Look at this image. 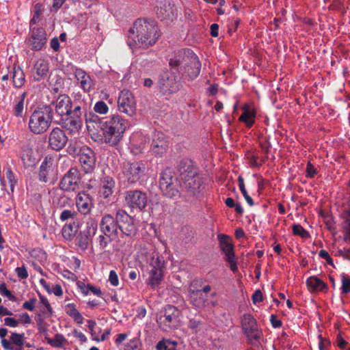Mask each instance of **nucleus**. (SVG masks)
<instances>
[{
    "label": "nucleus",
    "instance_id": "09e8293b",
    "mask_svg": "<svg viewBox=\"0 0 350 350\" xmlns=\"http://www.w3.org/2000/svg\"><path fill=\"white\" fill-rule=\"evenodd\" d=\"M76 216V212L71 210H64L60 214V219L62 221L69 219H73Z\"/></svg>",
    "mask_w": 350,
    "mask_h": 350
},
{
    "label": "nucleus",
    "instance_id": "a878e982",
    "mask_svg": "<svg viewBox=\"0 0 350 350\" xmlns=\"http://www.w3.org/2000/svg\"><path fill=\"white\" fill-rule=\"evenodd\" d=\"M49 146L55 150H60L68 142L65 133H51L49 139Z\"/></svg>",
    "mask_w": 350,
    "mask_h": 350
},
{
    "label": "nucleus",
    "instance_id": "5fc2aeb1",
    "mask_svg": "<svg viewBox=\"0 0 350 350\" xmlns=\"http://www.w3.org/2000/svg\"><path fill=\"white\" fill-rule=\"evenodd\" d=\"M0 291L2 293L3 295L7 297L10 300L14 301L15 297L12 294V293L7 289L5 284L3 283L0 285Z\"/></svg>",
    "mask_w": 350,
    "mask_h": 350
},
{
    "label": "nucleus",
    "instance_id": "603ef678",
    "mask_svg": "<svg viewBox=\"0 0 350 350\" xmlns=\"http://www.w3.org/2000/svg\"><path fill=\"white\" fill-rule=\"evenodd\" d=\"M87 225H88V235H90L91 234H95L96 230H97V228H98V226H97V224L96 222L93 220V219H91L90 221L87 222Z\"/></svg>",
    "mask_w": 350,
    "mask_h": 350
},
{
    "label": "nucleus",
    "instance_id": "dca6fc26",
    "mask_svg": "<svg viewBox=\"0 0 350 350\" xmlns=\"http://www.w3.org/2000/svg\"><path fill=\"white\" fill-rule=\"evenodd\" d=\"M244 332L250 340H257L261 336V332L257 328L256 320L250 314H245L241 319Z\"/></svg>",
    "mask_w": 350,
    "mask_h": 350
},
{
    "label": "nucleus",
    "instance_id": "8fccbe9b",
    "mask_svg": "<svg viewBox=\"0 0 350 350\" xmlns=\"http://www.w3.org/2000/svg\"><path fill=\"white\" fill-rule=\"evenodd\" d=\"M250 163L252 166L259 167L263 164V159L258 154H252L250 157Z\"/></svg>",
    "mask_w": 350,
    "mask_h": 350
},
{
    "label": "nucleus",
    "instance_id": "5701e85b",
    "mask_svg": "<svg viewBox=\"0 0 350 350\" xmlns=\"http://www.w3.org/2000/svg\"><path fill=\"white\" fill-rule=\"evenodd\" d=\"M157 14L161 20H172L175 16L174 5L167 0L160 2L157 5Z\"/></svg>",
    "mask_w": 350,
    "mask_h": 350
},
{
    "label": "nucleus",
    "instance_id": "6e6d98bb",
    "mask_svg": "<svg viewBox=\"0 0 350 350\" xmlns=\"http://www.w3.org/2000/svg\"><path fill=\"white\" fill-rule=\"evenodd\" d=\"M15 271L19 278L26 279L28 278V272L25 266L17 267Z\"/></svg>",
    "mask_w": 350,
    "mask_h": 350
},
{
    "label": "nucleus",
    "instance_id": "ddd939ff",
    "mask_svg": "<svg viewBox=\"0 0 350 350\" xmlns=\"http://www.w3.org/2000/svg\"><path fill=\"white\" fill-rule=\"evenodd\" d=\"M220 247L226 256V260L229 263L230 268L232 272L238 270L237 261L235 260L233 245L228 237L220 234L218 236Z\"/></svg>",
    "mask_w": 350,
    "mask_h": 350
},
{
    "label": "nucleus",
    "instance_id": "2eb2a0df",
    "mask_svg": "<svg viewBox=\"0 0 350 350\" xmlns=\"http://www.w3.org/2000/svg\"><path fill=\"white\" fill-rule=\"evenodd\" d=\"M79 160L85 173L93 172L96 166V157L94 151L88 146L82 147L79 152Z\"/></svg>",
    "mask_w": 350,
    "mask_h": 350
},
{
    "label": "nucleus",
    "instance_id": "6e6552de",
    "mask_svg": "<svg viewBox=\"0 0 350 350\" xmlns=\"http://www.w3.org/2000/svg\"><path fill=\"white\" fill-rule=\"evenodd\" d=\"M124 201L131 210L142 211L147 206L148 196L139 189L129 190L125 192Z\"/></svg>",
    "mask_w": 350,
    "mask_h": 350
},
{
    "label": "nucleus",
    "instance_id": "ea45409f",
    "mask_svg": "<svg viewBox=\"0 0 350 350\" xmlns=\"http://www.w3.org/2000/svg\"><path fill=\"white\" fill-rule=\"evenodd\" d=\"M105 138L103 143L108 144L111 146H114L122 137V133H105Z\"/></svg>",
    "mask_w": 350,
    "mask_h": 350
},
{
    "label": "nucleus",
    "instance_id": "39448f33",
    "mask_svg": "<svg viewBox=\"0 0 350 350\" xmlns=\"http://www.w3.org/2000/svg\"><path fill=\"white\" fill-rule=\"evenodd\" d=\"M180 311L175 306L167 305L157 319L160 327L165 332H170L179 325Z\"/></svg>",
    "mask_w": 350,
    "mask_h": 350
},
{
    "label": "nucleus",
    "instance_id": "864d4df0",
    "mask_svg": "<svg viewBox=\"0 0 350 350\" xmlns=\"http://www.w3.org/2000/svg\"><path fill=\"white\" fill-rule=\"evenodd\" d=\"M40 299L41 303L44 306V308L42 309L41 311L42 312H45V311L46 310L50 314H51L52 313V308H51L48 299L42 295H40Z\"/></svg>",
    "mask_w": 350,
    "mask_h": 350
},
{
    "label": "nucleus",
    "instance_id": "37998d69",
    "mask_svg": "<svg viewBox=\"0 0 350 350\" xmlns=\"http://www.w3.org/2000/svg\"><path fill=\"white\" fill-rule=\"evenodd\" d=\"M76 244L83 250L88 247L89 239L86 233L80 232L76 238Z\"/></svg>",
    "mask_w": 350,
    "mask_h": 350
},
{
    "label": "nucleus",
    "instance_id": "4d7b16f0",
    "mask_svg": "<svg viewBox=\"0 0 350 350\" xmlns=\"http://www.w3.org/2000/svg\"><path fill=\"white\" fill-rule=\"evenodd\" d=\"M201 325L202 323L200 321L192 319L189 321L188 326L190 329L196 332Z\"/></svg>",
    "mask_w": 350,
    "mask_h": 350
},
{
    "label": "nucleus",
    "instance_id": "f3484780",
    "mask_svg": "<svg viewBox=\"0 0 350 350\" xmlns=\"http://www.w3.org/2000/svg\"><path fill=\"white\" fill-rule=\"evenodd\" d=\"M47 40L45 30L42 27H34L31 29V36L27 44L33 51H40L46 44Z\"/></svg>",
    "mask_w": 350,
    "mask_h": 350
},
{
    "label": "nucleus",
    "instance_id": "49530a36",
    "mask_svg": "<svg viewBox=\"0 0 350 350\" xmlns=\"http://www.w3.org/2000/svg\"><path fill=\"white\" fill-rule=\"evenodd\" d=\"M341 293L348 294L350 293V277L346 276L345 274L341 275Z\"/></svg>",
    "mask_w": 350,
    "mask_h": 350
},
{
    "label": "nucleus",
    "instance_id": "9d476101",
    "mask_svg": "<svg viewBox=\"0 0 350 350\" xmlns=\"http://www.w3.org/2000/svg\"><path fill=\"white\" fill-rule=\"evenodd\" d=\"M134 96L128 90H122L118 98V109L129 116H133L135 112V101Z\"/></svg>",
    "mask_w": 350,
    "mask_h": 350
},
{
    "label": "nucleus",
    "instance_id": "774afa93",
    "mask_svg": "<svg viewBox=\"0 0 350 350\" xmlns=\"http://www.w3.org/2000/svg\"><path fill=\"white\" fill-rule=\"evenodd\" d=\"M66 0H53L51 11L57 12L64 4Z\"/></svg>",
    "mask_w": 350,
    "mask_h": 350
},
{
    "label": "nucleus",
    "instance_id": "412c9836",
    "mask_svg": "<svg viewBox=\"0 0 350 350\" xmlns=\"http://www.w3.org/2000/svg\"><path fill=\"white\" fill-rule=\"evenodd\" d=\"M75 77L80 84V87L85 92H90L94 88V83L90 76L81 68H76L74 72Z\"/></svg>",
    "mask_w": 350,
    "mask_h": 350
},
{
    "label": "nucleus",
    "instance_id": "4468645a",
    "mask_svg": "<svg viewBox=\"0 0 350 350\" xmlns=\"http://www.w3.org/2000/svg\"><path fill=\"white\" fill-rule=\"evenodd\" d=\"M81 179L79 171L71 168L63 177L60 188L66 191H75L79 189Z\"/></svg>",
    "mask_w": 350,
    "mask_h": 350
},
{
    "label": "nucleus",
    "instance_id": "0eeeda50",
    "mask_svg": "<svg viewBox=\"0 0 350 350\" xmlns=\"http://www.w3.org/2000/svg\"><path fill=\"white\" fill-rule=\"evenodd\" d=\"M176 72L170 69V70H163L160 73L157 85L163 94L174 93L179 90L177 81L179 75H176Z\"/></svg>",
    "mask_w": 350,
    "mask_h": 350
},
{
    "label": "nucleus",
    "instance_id": "bb28decb",
    "mask_svg": "<svg viewBox=\"0 0 350 350\" xmlns=\"http://www.w3.org/2000/svg\"><path fill=\"white\" fill-rule=\"evenodd\" d=\"M76 204L79 212L87 214L90 211L92 201L85 192H79L76 198Z\"/></svg>",
    "mask_w": 350,
    "mask_h": 350
},
{
    "label": "nucleus",
    "instance_id": "c85d7f7f",
    "mask_svg": "<svg viewBox=\"0 0 350 350\" xmlns=\"http://www.w3.org/2000/svg\"><path fill=\"white\" fill-rule=\"evenodd\" d=\"M100 185L99 193L102 197L107 198L113 194L115 187V181L111 177H103L101 180Z\"/></svg>",
    "mask_w": 350,
    "mask_h": 350
},
{
    "label": "nucleus",
    "instance_id": "bf43d9fd",
    "mask_svg": "<svg viewBox=\"0 0 350 350\" xmlns=\"http://www.w3.org/2000/svg\"><path fill=\"white\" fill-rule=\"evenodd\" d=\"M36 301H37L36 299L33 298V299H31L29 301L24 302L23 304V308L28 310L29 311L34 310V309H35L34 304H36Z\"/></svg>",
    "mask_w": 350,
    "mask_h": 350
},
{
    "label": "nucleus",
    "instance_id": "20e7f679",
    "mask_svg": "<svg viewBox=\"0 0 350 350\" xmlns=\"http://www.w3.org/2000/svg\"><path fill=\"white\" fill-rule=\"evenodd\" d=\"M159 186L163 194L168 198L179 195V181L174 172L165 169L161 175Z\"/></svg>",
    "mask_w": 350,
    "mask_h": 350
},
{
    "label": "nucleus",
    "instance_id": "338daca9",
    "mask_svg": "<svg viewBox=\"0 0 350 350\" xmlns=\"http://www.w3.org/2000/svg\"><path fill=\"white\" fill-rule=\"evenodd\" d=\"M5 325L12 327H16L18 325V321L11 317H6L4 319Z\"/></svg>",
    "mask_w": 350,
    "mask_h": 350
},
{
    "label": "nucleus",
    "instance_id": "13d9d810",
    "mask_svg": "<svg viewBox=\"0 0 350 350\" xmlns=\"http://www.w3.org/2000/svg\"><path fill=\"white\" fill-rule=\"evenodd\" d=\"M105 133H91V138L98 143H103Z\"/></svg>",
    "mask_w": 350,
    "mask_h": 350
},
{
    "label": "nucleus",
    "instance_id": "f257e3e1",
    "mask_svg": "<svg viewBox=\"0 0 350 350\" xmlns=\"http://www.w3.org/2000/svg\"><path fill=\"white\" fill-rule=\"evenodd\" d=\"M160 36L158 25L154 20L137 19L129 31V37L139 47L148 48L154 44Z\"/></svg>",
    "mask_w": 350,
    "mask_h": 350
},
{
    "label": "nucleus",
    "instance_id": "79ce46f5",
    "mask_svg": "<svg viewBox=\"0 0 350 350\" xmlns=\"http://www.w3.org/2000/svg\"><path fill=\"white\" fill-rule=\"evenodd\" d=\"M26 97V93L21 94L20 99L18 100L13 109V113L18 117H22L24 110V102Z\"/></svg>",
    "mask_w": 350,
    "mask_h": 350
},
{
    "label": "nucleus",
    "instance_id": "4c0bfd02",
    "mask_svg": "<svg viewBox=\"0 0 350 350\" xmlns=\"http://www.w3.org/2000/svg\"><path fill=\"white\" fill-rule=\"evenodd\" d=\"M48 344L54 347H63L68 343L66 338L61 334H56L54 338L46 337Z\"/></svg>",
    "mask_w": 350,
    "mask_h": 350
},
{
    "label": "nucleus",
    "instance_id": "f8f14e48",
    "mask_svg": "<svg viewBox=\"0 0 350 350\" xmlns=\"http://www.w3.org/2000/svg\"><path fill=\"white\" fill-rule=\"evenodd\" d=\"M142 256L145 257L146 263L150 266V270H164L165 262L164 258L161 256L154 248L149 250L143 248L140 251Z\"/></svg>",
    "mask_w": 350,
    "mask_h": 350
},
{
    "label": "nucleus",
    "instance_id": "9b49d317",
    "mask_svg": "<svg viewBox=\"0 0 350 350\" xmlns=\"http://www.w3.org/2000/svg\"><path fill=\"white\" fill-rule=\"evenodd\" d=\"M116 219L118 222V228L121 232L126 236L135 234L137 228L134 224V219L124 210L118 209L116 211Z\"/></svg>",
    "mask_w": 350,
    "mask_h": 350
},
{
    "label": "nucleus",
    "instance_id": "f03ea898",
    "mask_svg": "<svg viewBox=\"0 0 350 350\" xmlns=\"http://www.w3.org/2000/svg\"><path fill=\"white\" fill-rule=\"evenodd\" d=\"M170 69L179 75L187 73L190 79L197 77L201 68V63L197 55L190 49H181L176 52L170 58Z\"/></svg>",
    "mask_w": 350,
    "mask_h": 350
},
{
    "label": "nucleus",
    "instance_id": "f704fd0d",
    "mask_svg": "<svg viewBox=\"0 0 350 350\" xmlns=\"http://www.w3.org/2000/svg\"><path fill=\"white\" fill-rule=\"evenodd\" d=\"M82 122L79 117H68L64 122V127L69 131H78L81 129Z\"/></svg>",
    "mask_w": 350,
    "mask_h": 350
},
{
    "label": "nucleus",
    "instance_id": "a19ab883",
    "mask_svg": "<svg viewBox=\"0 0 350 350\" xmlns=\"http://www.w3.org/2000/svg\"><path fill=\"white\" fill-rule=\"evenodd\" d=\"M177 342L170 340L159 341L157 345V350H176Z\"/></svg>",
    "mask_w": 350,
    "mask_h": 350
},
{
    "label": "nucleus",
    "instance_id": "680f3d73",
    "mask_svg": "<svg viewBox=\"0 0 350 350\" xmlns=\"http://www.w3.org/2000/svg\"><path fill=\"white\" fill-rule=\"evenodd\" d=\"M41 8H42L41 4L37 3L35 5V14H34L33 18L31 20V23H36L37 20L39 18V17L41 14Z\"/></svg>",
    "mask_w": 350,
    "mask_h": 350
},
{
    "label": "nucleus",
    "instance_id": "052dcab7",
    "mask_svg": "<svg viewBox=\"0 0 350 350\" xmlns=\"http://www.w3.org/2000/svg\"><path fill=\"white\" fill-rule=\"evenodd\" d=\"M307 176L313 178L317 173V169L309 162L306 167Z\"/></svg>",
    "mask_w": 350,
    "mask_h": 350
},
{
    "label": "nucleus",
    "instance_id": "1a4fd4ad",
    "mask_svg": "<svg viewBox=\"0 0 350 350\" xmlns=\"http://www.w3.org/2000/svg\"><path fill=\"white\" fill-rule=\"evenodd\" d=\"M146 167L142 162L126 163L122 167L125 179L131 184L137 183L145 174Z\"/></svg>",
    "mask_w": 350,
    "mask_h": 350
},
{
    "label": "nucleus",
    "instance_id": "72a5a7b5",
    "mask_svg": "<svg viewBox=\"0 0 350 350\" xmlns=\"http://www.w3.org/2000/svg\"><path fill=\"white\" fill-rule=\"evenodd\" d=\"M114 237L105 234L101 233L95 239L96 246L103 252H105L109 245L112 241Z\"/></svg>",
    "mask_w": 350,
    "mask_h": 350
},
{
    "label": "nucleus",
    "instance_id": "cd10ccee",
    "mask_svg": "<svg viewBox=\"0 0 350 350\" xmlns=\"http://www.w3.org/2000/svg\"><path fill=\"white\" fill-rule=\"evenodd\" d=\"M36 72L33 75L35 81H40L47 76L49 64L47 60L39 59L34 65Z\"/></svg>",
    "mask_w": 350,
    "mask_h": 350
},
{
    "label": "nucleus",
    "instance_id": "aec40b11",
    "mask_svg": "<svg viewBox=\"0 0 350 350\" xmlns=\"http://www.w3.org/2000/svg\"><path fill=\"white\" fill-rule=\"evenodd\" d=\"M51 104L55 106V111L58 115L68 116L71 114L72 101L68 95H59Z\"/></svg>",
    "mask_w": 350,
    "mask_h": 350
},
{
    "label": "nucleus",
    "instance_id": "7ed1b4c3",
    "mask_svg": "<svg viewBox=\"0 0 350 350\" xmlns=\"http://www.w3.org/2000/svg\"><path fill=\"white\" fill-rule=\"evenodd\" d=\"M180 178L183 183V187L187 193V200L197 198L202 194V180L196 168L189 161H182L178 167Z\"/></svg>",
    "mask_w": 350,
    "mask_h": 350
},
{
    "label": "nucleus",
    "instance_id": "6ab92c4d",
    "mask_svg": "<svg viewBox=\"0 0 350 350\" xmlns=\"http://www.w3.org/2000/svg\"><path fill=\"white\" fill-rule=\"evenodd\" d=\"M54 175L55 159L51 157H46L40 167V180L46 183L51 180Z\"/></svg>",
    "mask_w": 350,
    "mask_h": 350
},
{
    "label": "nucleus",
    "instance_id": "c9c22d12",
    "mask_svg": "<svg viewBox=\"0 0 350 350\" xmlns=\"http://www.w3.org/2000/svg\"><path fill=\"white\" fill-rule=\"evenodd\" d=\"M65 310L66 314L72 318L78 324H82L83 323V317L77 310L75 304H67L66 306Z\"/></svg>",
    "mask_w": 350,
    "mask_h": 350
},
{
    "label": "nucleus",
    "instance_id": "e2e57ef3",
    "mask_svg": "<svg viewBox=\"0 0 350 350\" xmlns=\"http://www.w3.org/2000/svg\"><path fill=\"white\" fill-rule=\"evenodd\" d=\"M122 350H139L137 341L131 340L126 345H124Z\"/></svg>",
    "mask_w": 350,
    "mask_h": 350
},
{
    "label": "nucleus",
    "instance_id": "58836bf2",
    "mask_svg": "<svg viewBox=\"0 0 350 350\" xmlns=\"http://www.w3.org/2000/svg\"><path fill=\"white\" fill-rule=\"evenodd\" d=\"M21 159L24 166L26 167L33 166L36 164V158L33 156V152L31 149L25 150Z\"/></svg>",
    "mask_w": 350,
    "mask_h": 350
},
{
    "label": "nucleus",
    "instance_id": "a211bd4d",
    "mask_svg": "<svg viewBox=\"0 0 350 350\" xmlns=\"http://www.w3.org/2000/svg\"><path fill=\"white\" fill-rule=\"evenodd\" d=\"M118 222L116 217L114 218L110 214L105 215L100 223V230L101 233L109 234L116 237L118 234Z\"/></svg>",
    "mask_w": 350,
    "mask_h": 350
},
{
    "label": "nucleus",
    "instance_id": "c03bdc74",
    "mask_svg": "<svg viewBox=\"0 0 350 350\" xmlns=\"http://www.w3.org/2000/svg\"><path fill=\"white\" fill-rule=\"evenodd\" d=\"M10 340L13 345L18 346V349H21V350L25 342L24 334L12 333L10 337Z\"/></svg>",
    "mask_w": 350,
    "mask_h": 350
},
{
    "label": "nucleus",
    "instance_id": "c756f323",
    "mask_svg": "<svg viewBox=\"0 0 350 350\" xmlns=\"http://www.w3.org/2000/svg\"><path fill=\"white\" fill-rule=\"evenodd\" d=\"M308 289L311 293H318L327 289V285L317 276H310L306 280Z\"/></svg>",
    "mask_w": 350,
    "mask_h": 350
},
{
    "label": "nucleus",
    "instance_id": "b1692460",
    "mask_svg": "<svg viewBox=\"0 0 350 350\" xmlns=\"http://www.w3.org/2000/svg\"><path fill=\"white\" fill-rule=\"evenodd\" d=\"M242 114L239 118V120L245 124L246 126L251 128L255 121L256 111L252 105L245 104L242 107Z\"/></svg>",
    "mask_w": 350,
    "mask_h": 350
},
{
    "label": "nucleus",
    "instance_id": "0e129e2a",
    "mask_svg": "<svg viewBox=\"0 0 350 350\" xmlns=\"http://www.w3.org/2000/svg\"><path fill=\"white\" fill-rule=\"evenodd\" d=\"M254 304H257L262 301V293L260 290H256L252 295Z\"/></svg>",
    "mask_w": 350,
    "mask_h": 350
},
{
    "label": "nucleus",
    "instance_id": "de8ad7c7",
    "mask_svg": "<svg viewBox=\"0 0 350 350\" xmlns=\"http://www.w3.org/2000/svg\"><path fill=\"white\" fill-rule=\"evenodd\" d=\"M94 110L100 114H105L107 113L109 108L104 101H98L95 104Z\"/></svg>",
    "mask_w": 350,
    "mask_h": 350
},
{
    "label": "nucleus",
    "instance_id": "7c9ffc66",
    "mask_svg": "<svg viewBox=\"0 0 350 350\" xmlns=\"http://www.w3.org/2000/svg\"><path fill=\"white\" fill-rule=\"evenodd\" d=\"M148 284L152 288L159 286L163 280L164 270H150Z\"/></svg>",
    "mask_w": 350,
    "mask_h": 350
},
{
    "label": "nucleus",
    "instance_id": "69168bd1",
    "mask_svg": "<svg viewBox=\"0 0 350 350\" xmlns=\"http://www.w3.org/2000/svg\"><path fill=\"white\" fill-rule=\"evenodd\" d=\"M77 285L84 295H88L89 288L88 287H89L90 284L86 285L84 282L79 281L77 283Z\"/></svg>",
    "mask_w": 350,
    "mask_h": 350
},
{
    "label": "nucleus",
    "instance_id": "3c124183",
    "mask_svg": "<svg viewBox=\"0 0 350 350\" xmlns=\"http://www.w3.org/2000/svg\"><path fill=\"white\" fill-rule=\"evenodd\" d=\"M109 281L113 286H118L119 284V279L116 272L113 270L110 271L109 275Z\"/></svg>",
    "mask_w": 350,
    "mask_h": 350
},
{
    "label": "nucleus",
    "instance_id": "2f4dec72",
    "mask_svg": "<svg viewBox=\"0 0 350 350\" xmlns=\"http://www.w3.org/2000/svg\"><path fill=\"white\" fill-rule=\"evenodd\" d=\"M130 123L125 119L117 116L111 119L109 131H125L130 129Z\"/></svg>",
    "mask_w": 350,
    "mask_h": 350
},
{
    "label": "nucleus",
    "instance_id": "473e14b6",
    "mask_svg": "<svg viewBox=\"0 0 350 350\" xmlns=\"http://www.w3.org/2000/svg\"><path fill=\"white\" fill-rule=\"evenodd\" d=\"M12 78L13 85L16 88H21L25 84V73L20 66H14Z\"/></svg>",
    "mask_w": 350,
    "mask_h": 350
},
{
    "label": "nucleus",
    "instance_id": "a18cd8bd",
    "mask_svg": "<svg viewBox=\"0 0 350 350\" xmlns=\"http://www.w3.org/2000/svg\"><path fill=\"white\" fill-rule=\"evenodd\" d=\"M293 232L295 235H297L304 239L310 237V234L300 224L293 225Z\"/></svg>",
    "mask_w": 350,
    "mask_h": 350
},
{
    "label": "nucleus",
    "instance_id": "423d86ee",
    "mask_svg": "<svg viewBox=\"0 0 350 350\" xmlns=\"http://www.w3.org/2000/svg\"><path fill=\"white\" fill-rule=\"evenodd\" d=\"M51 121V109L44 107L34 111L29 122V129L31 131H46Z\"/></svg>",
    "mask_w": 350,
    "mask_h": 350
},
{
    "label": "nucleus",
    "instance_id": "4be33fe9",
    "mask_svg": "<svg viewBox=\"0 0 350 350\" xmlns=\"http://www.w3.org/2000/svg\"><path fill=\"white\" fill-rule=\"evenodd\" d=\"M153 144L152 150L156 155L161 156L163 154L168 147V143L166 140L164 133H155L153 138Z\"/></svg>",
    "mask_w": 350,
    "mask_h": 350
},
{
    "label": "nucleus",
    "instance_id": "393cba45",
    "mask_svg": "<svg viewBox=\"0 0 350 350\" xmlns=\"http://www.w3.org/2000/svg\"><path fill=\"white\" fill-rule=\"evenodd\" d=\"M191 284L189 289L190 303L197 308L205 307L207 304V295L202 294L200 290L192 288Z\"/></svg>",
    "mask_w": 350,
    "mask_h": 350
},
{
    "label": "nucleus",
    "instance_id": "e433bc0d",
    "mask_svg": "<svg viewBox=\"0 0 350 350\" xmlns=\"http://www.w3.org/2000/svg\"><path fill=\"white\" fill-rule=\"evenodd\" d=\"M78 231L77 226L73 224H66L62 228V234L63 237L66 240H72Z\"/></svg>",
    "mask_w": 350,
    "mask_h": 350
}]
</instances>
